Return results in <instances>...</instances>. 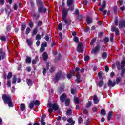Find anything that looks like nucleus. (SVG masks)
I'll list each match as a JSON object with an SVG mask.
<instances>
[{
    "label": "nucleus",
    "mask_w": 125,
    "mask_h": 125,
    "mask_svg": "<svg viewBox=\"0 0 125 125\" xmlns=\"http://www.w3.org/2000/svg\"><path fill=\"white\" fill-rule=\"evenodd\" d=\"M62 21L64 22L65 24H66L68 26H72V20L67 19V16H68V13L69 11L66 8H62Z\"/></svg>",
    "instance_id": "obj_1"
},
{
    "label": "nucleus",
    "mask_w": 125,
    "mask_h": 125,
    "mask_svg": "<svg viewBox=\"0 0 125 125\" xmlns=\"http://www.w3.org/2000/svg\"><path fill=\"white\" fill-rule=\"evenodd\" d=\"M36 2L38 7V12L45 14L47 11V9L44 7V4L42 0H36Z\"/></svg>",
    "instance_id": "obj_2"
},
{
    "label": "nucleus",
    "mask_w": 125,
    "mask_h": 125,
    "mask_svg": "<svg viewBox=\"0 0 125 125\" xmlns=\"http://www.w3.org/2000/svg\"><path fill=\"white\" fill-rule=\"evenodd\" d=\"M2 98L5 104H8L10 108H13L12 98H11L9 95L4 94L2 95Z\"/></svg>",
    "instance_id": "obj_3"
},
{
    "label": "nucleus",
    "mask_w": 125,
    "mask_h": 125,
    "mask_svg": "<svg viewBox=\"0 0 125 125\" xmlns=\"http://www.w3.org/2000/svg\"><path fill=\"white\" fill-rule=\"evenodd\" d=\"M61 78H64V75H63L62 71L60 70L56 74L54 79L55 82L58 83V81H59Z\"/></svg>",
    "instance_id": "obj_4"
},
{
    "label": "nucleus",
    "mask_w": 125,
    "mask_h": 125,
    "mask_svg": "<svg viewBox=\"0 0 125 125\" xmlns=\"http://www.w3.org/2000/svg\"><path fill=\"white\" fill-rule=\"evenodd\" d=\"M67 4L68 7V11L69 10H71V11H73L74 10V6H71L74 4V0H67Z\"/></svg>",
    "instance_id": "obj_5"
},
{
    "label": "nucleus",
    "mask_w": 125,
    "mask_h": 125,
    "mask_svg": "<svg viewBox=\"0 0 125 125\" xmlns=\"http://www.w3.org/2000/svg\"><path fill=\"white\" fill-rule=\"evenodd\" d=\"M48 107L52 108L53 111H57V110L59 109V107L58 106V105H57V104L56 103H54L53 104H52L51 103H48Z\"/></svg>",
    "instance_id": "obj_6"
},
{
    "label": "nucleus",
    "mask_w": 125,
    "mask_h": 125,
    "mask_svg": "<svg viewBox=\"0 0 125 125\" xmlns=\"http://www.w3.org/2000/svg\"><path fill=\"white\" fill-rule=\"evenodd\" d=\"M6 55H5V52H3V49H0V61H1V60L4 59Z\"/></svg>",
    "instance_id": "obj_7"
},
{
    "label": "nucleus",
    "mask_w": 125,
    "mask_h": 125,
    "mask_svg": "<svg viewBox=\"0 0 125 125\" xmlns=\"http://www.w3.org/2000/svg\"><path fill=\"white\" fill-rule=\"evenodd\" d=\"M111 30L112 32H115L116 36H119L120 35V30H119V28H117V27L115 26H112L111 27Z\"/></svg>",
    "instance_id": "obj_8"
},
{
    "label": "nucleus",
    "mask_w": 125,
    "mask_h": 125,
    "mask_svg": "<svg viewBox=\"0 0 125 125\" xmlns=\"http://www.w3.org/2000/svg\"><path fill=\"white\" fill-rule=\"evenodd\" d=\"M67 94L65 93H63L62 95L60 97V100L61 103H63V102H65V101L67 99Z\"/></svg>",
    "instance_id": "obj_9"
},
{
    "label": "nucleus",
    "mask_w": 125,
    "mask_h": 125,
    "mask_svg": "<svg viewBox=\"0 0 125 125\" xmlns=\"http://www.w3.org/2000/svg\"><path fill=\"white\" fill-rule=\"evenodd\" d=\"M99 50H100V46L97 45L93 49H92L91 53L93 54H96L97 52H98Z\"/></svg>",
    "instance_id": "obj_10"
},
{
    "label": "nucleus",
    "mask_w": 125,
    "mask_h": 125,
    "mask_svg": "<svg viewBox=\"0 0 125 125\" xmlns=\"http://www.w3.org/2000/svg\"><path fill=\"white\" fill-rule=\"evenodd\" d=\"M119 28L120 30L123 29V28H125V21L121 20L119 22Z\"/></svg>",
    "instance_id": "obj_11"
},
{
    "label": "nucleus",
    "mask_w": 125,
    "mask_h": 125,
    "mask_svg": "<svg viewBox=\"0 0 125 125\" xmlns=\"http://www.w3.org/2000/svg\"><path fill=\"white\" fill-rule=\"evenodd\" d=\"M107 85L109 86V87H114L116 85V82H112V80H109L107 82Z\"/></svg>",
    "instance_id": "obj_12"
},
{
    "label": "nucleus",
    "mask_w": 125,
    "mask_h": 125,
    "mask_svg": "<svg viewBox=\"0 0 125 125\" xmlns=\"http://www.w3.org/2000/svg\"><path fill=\"white\" fill-rule=\"evenodd\" d=\"M93 100L95 104H98L99 102V99L97 97V95H94L93 97Z\"/></svg>",
    "instance_id": "obj_13"
},
{
    "label": "nucleus",
    "mask_w": 125,
    "mask_h": 125,
    "mask_svg": "<svg viewBox=\"0 0 125 125\" xmlns=\"http://www.w3.org/2000/svg\"><path fill=\"white\" fill-rule=\"evenodd\" d=\"M114 115V112L113 111H109L108 115H107V121L108 122H110L111 121V119H112V117H113Z\"/></svg>",
    "instance_id": "obj_14"
},
{
    "label": "nucleus",
    "mask_w": 125,
    "mask_h": 125,
    "mask_svg": "<svg viewBox=\"0 0 125 125\" xmlns=\"http://www.w3.org/2000/svg\"><path fill=\"white\" fill-rule=\"evenodd\" d=\"M103 84H104L103 79H101V81H99L96 83V85L100 88L102 87V86H103Z\"/></svg>",
    "instance_id": "obj_15"
},
{
    "label": "nucleus",
    "mask_w": 125,
    "mask_h": 125,
    "mask_svg": "<svg viewBox=\"0 0 125 125\" xmlns=\"http://www.w3.org/2000/svg\"><path fill=\"white\" fill-rule=\"evenodd\" d=\"M42 56L44 61H46L47 59H48V55H47V53L44 52L42 54Z\"/></svg>",
    "instance_id": "obj_16"
},
{
    "label": "nucleus",
    "mask_w": 125,
    "mask_h": 125,
    "mask_svg": "<svg viewBox=\"0 0 125 125\" xmlns=\"http://www.w3.org/2000/svg\"><path fill=\"white\" fill-rule=\"evenodd\" d=\"M32 17L34 18H35V20H38V19H39V18H40L41 16L40 15V14L34 13L33 14Z\"/></svg>",
    "instance_id": "obj_17"
},
{
    "label": "nucleus",
    "mask_w": 125,
    "mask_h": 125,
    "mask_svg": "<svg viewBox=\"0 0 125 125\" xmlns=\"http://www.w3.org/2000/svg\"><path fill=\"white\" fill-rule=\"evenodd\" d=\"M25 62L26 64H31V62H32V58L30 57H27Z\"/></svg>",
    "instance_id": "obj_18"
},
{
    "label": "nucleus",
    "mask_w": 125,
    "mask_h": 125,
    "mask_svg": "<svg viewBox=\"0 0 125 125\" xmlns=\"http://www.w3.org/2000/svg\"><path fill=\"white\" fill-rule=\"evenodd\" d=\"M39 61V57L38 56H36L35 58V59L32 60V63L33 65H36L37 64V62Z\"/></svg>",
    "instance_id": "obj_19"
},
{
    "label": "nucleus",
    "mask_w": 125,
    "mask_h": 125,
    "mask_svg": "<svg viewBox=\"0 0 125 125\" xmlns=\"http://www.w3.org/2000/svg\"><path fill=\"white\" fill-rule=\"evenodd\" d=\"M34 106L35 104H34V101H31L29 105V107L30 109V110H33V109H34Z\"/></svg>",
    "instance_id": "obj_20"
},
{
    "label": "nucleus",
    "mask_w": 125,
    "mask_h": 125,
    "mask_svg": "<svg viewBox=\"0 0 125 125\" xmlns=\"http://www.w3.org/2000/svg\"><path fill=\"white\" fill-rule=\"evenodd\" d=\"M64 102H65V106H66V107L70 106V99L69 98L66 99V100H65L64 101Z\"/></svg>",
    "instance_id": "obj_21"
},
{
    "label": "nucleus",
    "mask_w": 125,
    "mask_h": 125,
    "mask_svg": "<svg viewBox=\"0 0 125 125\" xmlns=\"http://www.w3.org/2000/svg\"><path fill=\"white\" fill-rule=\"evenodd\" d=\"M77 81V83H80L81 82V73L78 72L76 75Z\"/></svg>",
    "instance_id": "obj_22"
},
{
    "label": "nucleus",
    "mask_w": 125,
    "mask_h": 125,
    "mask_svg": "<svg viewBox=\"0 0 125 125\" xmlns=\"http://www.w3.org/2000/svg\"><path fill=\"white\" fill-rule=\"evenodd\" d=\"M67 122L71 124V125H75V121H73L72 118H70L67 120Z\"/></svg>",
    "instance_id": "obj_23"
},
{
    "label": "nucleus",
    "mask_w": 125,
    "mask_h": 125,
    "mask_svg": "<svg viewBox=\"0 0 125 125\" xmlns=\"http://www.w3.org/2000/svg\"><path fill=\"white\" fill-rule=\"evenodd\" d=\"M86 22L87 25H89L92 23V19H90L89 17L86 18Z\"/></svg>",
    "instance_id": "obj_24"
},
{
    "label": "nucleus",
    "mask_w": 125,
    "mask_h": 125,
    "mask_svg": "<svg viewBox=\"0 0 125 125\" xmlns=\"http://www.w3.org/2000/svg\"><path fill=\"white\" fill-rule=\"evenodd\" d=\"M26 82L28 86H32V85H33V84L32 83V80L31 79H26Z\"/></svg>",
    "instance_id": "obj_25"
},
{
    "label": "nucleus",
    "mask_w": 125,
    "mask_h": 125,
    "mask_svg": "<svg viewBox=\"0 0 125 125\" xmlns=\"http://www.w3.org/2000/svg\"><path fill=\"white\" fill-rule=\"evenodd\" d=\"M73 114V110L72 109H68L66 112V116H71V115Z\"/></svg>",
    "instance_id": "obj_26"
},
{
    "label": "nucleus",
    "mask_w": 125,
    "mask_h": 125,
    "mask_svg": "<svg viewBox=\"0 0 125 125\" xmlns=\"http://www.w3.org/2000/svg\"><path fill=\"white\" fill-rule=\"evenodd\" d=\"M102 57L103 59H106V58H107V57H108V53H107V52H106L103 53Z\"/></svg>",
    "instance_id": "obj_27"
},
{
    "label": "nucleus",
    "mask_w": 125,
    "mask_h": 125,
    "mask_svg": "<svg viewBox=\"0 0 125 125\" xmlns=\"http://www.w3.org/2000/svg\"><path fill=\"white\" fill-rule=\"evenodd\" d=\"M26 27L27 25H26V23L22 24L21 26V31L22 32H24V31H25V30L26 29Z\"/></svg>",
    "instance_id": "obj_28"
},
{
    "label": "nucleus",
    "mask_w": 125,
    "mask_h": 125,
    "mask_svg": "<svg viewBox=\"0 0 125 125\" xmlns=\"http://www.w3.org/2000/svg\"><path fill=\"white\" fill-rule=\"evenodd\" d=\"M116 64L118 70H120V69H121V63L120 62H119V61H117L116 62Z\"/></svg>",
    "instance_id": "obj_29"
},
{
    "label": "nucleus",
    "mask_w": 125,
    "mask_h": 125,
    "mask_svg": "<svg viewBox=\"0 0 125 125\" xmlns=\"http://www.w3.org/2000/svg\"><path fill=\"white\" fill-rule=\"evenodd\" d=\"M114 23L115 26L119 25V18L118 17H115L114 19Z\"/></svg>",
    "instance_id": "obj_30"
},
{
    "label": "nucleus",
    "mask_w": 125,
    "mask_h": 125,
    "mask_svg": "<svg viewBox=\"0 0 125 125\" xmlns=\"http://www.w3.org/2000/svg\"><path fill=\"white\" fill-rule=\"evenodd\" d=\"M125 66V60H122L121 61V65L120 67V69L121 70H122L123 69H124V67Z\"/></svg>",
    "instance_id": "obj_31"
},
{
    "label": "nucleus",
    "mask_w": 125,
    "mask_h": 125,
    "mask_svg": "<svg viewBox=\"0 0 125 125\" xmlns=\"http://www.w3.org/2000/svg\"><path fill=\"white\" fill-rule=\"evenodd\" d=\"M113 10L114 11V14H117V13H118V6H114L113 8Z\"/></svg>",
    "instance_id": "obj_32"
},
{
    "label": "nucleus",
    "mask_w": 125,
    "mask_h": 125,
    "mask_svg": "<svg viewBox=\"0 0 125 125\" xmlns=\"http://www.w3.org/2000/svg\"><path fill=\"white\" fill-rule=\"evenodd\" d=\"M16 81H17V78H16V76L14 75L12 78V84H14V83H16Z\"/></svg>",
    "instance_id": "obj_33"
},
{
    "label": "nucleus",
    "mask_w": 125,
    "mask_h": 125,
    "mask_svg": "<svg viewBox=\"0 0 125 125\" xmlns=\"http://www.w3.org/2000/svg\"><path fill=\"white\" fill-rule=\"evenodd\" d=\"M34 104L35 106H39L41 104V102L39 100H36L35 101H34Z\"/></svg>",
    "instance_id": "obj_34"
},
{
    "label": "nucleus",
    "mask_w": 125,
    "mask_h": 125,
    "mask_svg": "<svg viewBox=\"0 0 125 125\" xmlns=\"http://www.w3.org/2000/svg\"><path fill=\"white\" fill-rule=\"evenodd\" d=\"M116 84H119V83H120L122 82L121 77L117 78L116 80Z\"/></svg>",
    "instance_id": "obj_35"
},
{
    "label": "nucleus",
    "mask_w": 125,
    "mask_h": 125,
    "mask_svg": "<svg viewBox=\"0 0 125 125\" xmlns=\"http://www.w3.org/2000/svg\"><path fill=\"white\" fill-rule=\"evenodd\" d=\"M58 27L59 31H62L63 30V24H62V23H60Z\"/></svg>",
    "instance_id": "obj_36"
},
{
    "label": "nucleus",
    "mask_w": 125,
    "mask_h": 125,
    "mask_svg": "<svg viewBox=\"0 0 125 125\" xmlns=\"http://www.w3.org/2000/svg\"><path fill=\"white\" fill-rule=\"evenodd\" d=\"M26 109V105L24 104H21V111H24Z\"/></svg>",
    "instance_id": "obj_37"
},
{
    "label": "nucleus",
    "mask_w": 125,
    "mask_h": 125,
    "mask_svg": "<svg viewBox=\"0 0 125 125\" xmlns=\"http://www.w3.org/2000/svg\"><path fill=\"white\" fill-rule=\"evenodd\" d=\"M102 74H103V72L100 71L98 73V76L99 77V79H101V80H103V78H102Z\"/></svg>",
    "instance_id": "obj_38"
},
{
    "label": "nucleus",
    "mask_w": 125,
    "mask_h": 125,
    "mask_svg": "<svg viewBox=\"0 0 125 125\" xmlns=\"http://www.w3.org/2000/svg\"><path fill=\"white\" fill-rule=\"evenodd\" d=\"M101 115H102V116H106V111H105V109L103 108L101 109Z\"/></svg>",
    "instance_id": "obj_39"
},
{
    "label": "nucleus",
    "mask_w": 125,
    "mask_h": 125,
    "mask_svg": "<svg viewBox=\"0 0 125 125\" xmlns=\"http://www.w3.org/2000/svg\"><path fill=\"white\" fill-rule=\"evenodd\" d=\"M12 78V72H9L7 76V80H10Z\"/></svg>",
    "instance_id": "obj_40"
},
{
    "label": "nucleus",
    "mask_w": 125,
    "mask_h": 125,
    "mask_svg": "<svg viewBox=\"0 0 125 125\" xmlns=\"http://www.w3.org/2000/svg\"><path fill=\"white\" fill-rule=\"evenodd\" d=\"M109 42V38L108 37H105L103 40V42L104 43H107Z\"/></svg>",
    "instance_id": "obj_41"
},
{
    "label": "nucleus",
    "mask_w": 125,
    "mask_h": 125,
    "mask_svg": "<svg viewBox=\"0 0 125 125\" xmlns=\"http://www.w3.org/2000/svg\"><path fill=\"white\" fill-rule=\"evenodd\" d=\"M38 34V28H35L33 31L32 36H35V35H37Z\"/></svg>",
    "instance_id": "obj_42"
},
{
    "label": "nucleus",
    "mask_w": 125,
    "mask_h": 125,
    "mask_svg": "<svg viewBox=\"0 0 125 125\" xmlns=\"http://www.w3.org/2000/svg\"><path fill=\"white\" fill-rule=\"evenodd\" d=\"M78 121L79 124H83V118L81 117H79Z\"/></svg>",
    "instance_id": "obj_43"
},
{
    "label": "nucleus",
    "mask_w": 125,
    "mask_h": 125,
    "mask_svg": "<svg viewBox=\"0 0 125 125\" xmlns=\"http://www.w3.org/2000/svg\"><path fill=\"white\" fill-rule=\"evenodd\" d=\"M73 100L74 102H75V103H79V102H80V100L79 99V98L76 97V96L74 97Z\"/></svg>",
    "instance_id": "obj_44"
},
{
    "label": "nucleus",
    "mask_w": 125,
    "mask_h": 125,
    "mask_svg": "<svg viewBox=\"0 0 125 125\" xmlns=\"http://www.w3.org/2000/svg\"><path fill=\"white\" fill-rule=\"evenodd\" d=\"M42 39V36L40 34H37L36 36V40L37 41H40Z\"/></svg>",
    "instance_id": "obj_45"
},
{
    "label": "nucleus",
    "mask_w": 125,
    "mask_h": 125,
    "mask_svg": "<svg viewBox=\"0 0 125 125\" xmlns=\"http://www.w3.org/2000/svg\"><path fill=\"white\" fill-rule=\"evenodd\" d=\"M92 104V103L91 101H89L88 103L86 104V107L87 108H90L91 107V104Z\"/></svg>",
    "instance_id": "obj_46"
},
{
    "label": "nucleus",
    "mask_w": 125,
    "mask_h": 125,
    "mask_svg": "<svg viewBox=\"0 0 125 125\" xmlns=\"http://www.w3.org/2000/svg\"><path fill=\"white\" fill-rule=\"evenodd\" d=\"M31 32V28L30 27H27L25 31V33L26 35H29V33Z\"/></svg>",
    "instance_id": "obj_47"
},
{
    "label": "nucleus",
    "mask_w": 125,
    "mask_h": 125,
    "mask_svg": "<svg viewBox=\"0 0 125 125\" xmlns=\"http://www.w3.org/2000/svg\"><path fill=\"white\" fill-rule=\"evenodd\" d=\"M82 4H83V5H87L88 4V1L87 0H84V1L82 2Z\"/></svg>",
    "instance_id": "obj_48"
},
{
    "label": "nucleus",
    "mask_w": 125,
    "mask_h": 125,
    "mask_svg": "<svg viewBox=\"0 0 125 125\" xmlns=\"http://www.w3.org/2000/svg\"><path fill=\"white\" fill-rule=\"evenodd\" d=\"M42 21L40 20L38 21V22H37L38 27H41V26H42Z\"/></svg>",
    "instance_id": "obj_49"
},
{
    "label": "nucleus",
    "mask_w": 125,
    "mask_h": 125,
    "mask_svg": "<svg viewBox=\"0 0 125 125\" xmlns=\"http://www.w3.org/2000/svg\"><path fill=\"white\" fill-rule=\"evenodd\" d=\"M30 5H31L32 8H34V7L35 6V3H34V1L31 0L30 1Z\"/></svg>",
    "instance_id": "obj_50"
},
{
    "label": "nucleus",
    "mask_w": 125,
    "mask_h": 125,
    "mask_svg": "<svg viewBox=\"0 0 125 125\" xmlns=\"http://www.w3.org/2000/svg\"><path fill=\"white\" fill-rule=\"evenodd\" d=\"M95 41H96V39L95 38H93L92 40L91 41L90 45H93V44H94V42H95Z\"/></svg>",
    "instance_id": "obj_51"
},
{
    "label": "nucleus",
    "mask_w": 125,
    "mask_h": 125,
    "mask_svg": "<svg viewBox=\"0 0 125 125\" xmlns=\"http://www.w3.org/2000/svg\"><path fill=\"white\" fill-rule=\"evenodd\" d=\"M44 39V40H45V41H47V42H48V41H49V36H48V34H46Z\"/></svg>",
    "instance_id": "obj_52"
},
{
    "label": "nucleus",
    "mask_w": 125,
    "mask_h": 125,
    "mask_svg": "<svg viewBox=\"0 0 125 125\" xmlns=\"http://www.w3.org/2000/svg\"><path fill=\"white\" fill-rule=\"evenodd\" d=\"M77 50L79 53H82L83 51L82 48H77Z\"/></svg>",
    "instance_id": "obj_53"
},
{
    "label": "nucleus",
    "mask_w": 125,
    "mask_h": 125,
    "mask_svg": "<svg viewBox=\"0 0 125 125\" xmlns=\"http://www.w3.org/2000/svg\"><path fill=\"white\" fill-rule=\"evenodd\" d=\"M121 77H123L124 76V74H125V69H124V68H122V69H121Z\"/></svg>",
    "instance_id": "obj_54"
},
{
    "label": "nucleus",
    "mask_w": 125,
    "mask_h": 125,
    "mask_svg": "<svg viewBox=\"0 0 125 125\" xmlns=\"http://www.w3.org/2000/svg\"><path fill=\"white\" fill-rule=\"evenodd\" d=\"M26 42L29 45V46H30V45H32V42L31 41V40L27 39L26 41Z\"/></svg>",
    "instance_id": "obj_55"
},
{
    "label": "nucleus",
    "mask_w": 125,
    "mask_h": 125,
    "mask_svg": "<svg viewBox=\"0 0 125 125\" xmlns=\"http://www.w3.org/2000/svg\"><path fill=\"white\" fill-rule=\"evenodd\" d=\"M6 30L7 32H10L11 31V26L8 25L6 26Z\"/></svg>",
    "instance_id": "obj_56"
},
{
    "label": "nucleus",
    "mask_w": 125,
    "mask_h": 125,
    "mask_svg": "<svg viewBox=\"0 0 125 125\" xmlns=\"http://www.w3.org/2000/svg\"><path fill=\"white\" fill-rule=\"evenodd\" d=\"M41 46H42V47H47V43L46 42H45V43H42L41 44Z\"/></svg>",
    "instance_id": "obj_57"
},
{
    "label": "nucleus",
    "mask_w": 125,
    "mask_h": 125,
    "mask_svg": "<svg viewBox=\"0 0 125 125\" xmlns=\"http://www.w3.org/2000/svg\"><path fill=\"white\" fill-rule=\"evenodd\" d=\"M55 71V69L53 67H51L49 69L50 73H54Z\"/></svg>",
    "instance_id": "obj_58"
},
{
    "label": "nucleus",
    "mask_w": 125,
    "mask_h": 125,
    "mask_svg": "<svg viewBox=\"0 0 125 125\" xmlns=\"http://www.w3.org/2000/svg\"><path fill=\"white\" fill-rule=\"evenodd\" d=\"M44 50H45V48H44L43 47L41 46L40 52H44Z\"/></svg>",
    "instance_id": "obj_59"
},
{
    "label": "nucleus",
    "mask_w": 125,
    "mask_h": 125,
    "mask_svg": "<svg viewBox=\"0 0 125 125\" xmlns=\"http://www.w3.org/2000/svg\"><path fill=\"white\" fill-rule=\"evenodd\" d=\"M74 41L75 42H79V38H78V37L75 36L74 38Z\"/></svg>",
    "instance_id": "obj_60"
},
{
    "label": "nucleus",
    "mask_w": 125,
    "mask_h": 125,
    "mask_svg": "<svg viewBox=\"0 0 125 125\" xmlns=\"http://www.w3.org/2000/svg\"><path fill=\"white\" fill-rule=\"evenodd\" d=\"M45 118H46V115H42V117H41V122H42V121H44V119H45Z\"/></svg>",
    "instance_id": "obj_61"
},
{
    "label": "nucleus",
    "mask_w": 125,
    "mask_h": 125,
    "mask_svg": "<svg viewBox=\"0 0 125 125\" xmlns=\"http://www.w3.org/2000/svg\"><path fill=\"white\" fill-rule=\"evenodd\" d=\"M110 41L111 42H112L113 43V42H115V40H114V36H111L110 38Z\"/></svg>",
    "instance_id": "obj_62"
},
{
    "label": "nucleus",
    "mask_w": 125,
    "mask_h": 125,
    "mask_svg": "<svg viewBox=\"0 0 125 125\" xmlns=\"http://www.w3.org/2000/svg\"><path fill=\"white\" fill-rule=\"evenodd\" d=\"M106 1H103L102 7H103V8H105V7H106Z\"/></svg>",
    "instance_id": "obj_63"
},
{
    "label": "nucleus",
    "mask_w": 125,
    "mask_h": 125,
    "mask_svg": "<svg viewBox=\"0 0 125 125\" xmlns=\"http://www.w3.org/2000/svg\"><path fill=\"white\" fill-rule=\"evenodd\" d=\"M89 60V56H86L84 57V61H88Z\"/></svg>",
    "instance_id": "obj_64"
}]
</instances>
